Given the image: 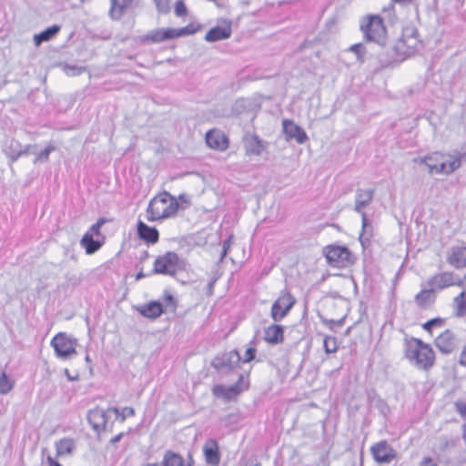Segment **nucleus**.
<instances>
[{
  "label": "nucleus",
  "mask_w": 466,
  "mask_h": 466,
  "mask_svg": "<svg viewBox=\"0 0 466 466\" xmlns=\"http://www.w3.org/2000/svg\"><path fill=\"white\" fill-rule=\"evenodd\" d=\"M15 386V380L7 376L5 372L0 375V394L5 395L10 392Z\"/></svg>",
  "instance_id": "nucleus-35"
},
{
  "label": "nucleus",
  "mask_w": 466,
  "mask_h": 466,
  "mask_svg": "<svg viewBox=\"0 0 466 466\" xmlns=\"http://www.w3.org/2000/svg\"><path fill=\"white\" fill-rule=\"evenodd\" d=\"M88 420L96 430L100 427L105 428L106 423V412L102 410H92L88 415Z\"/></svg>",
  "instance_id": "nucleus-31"
},
{
  "label": "nucleus",
  "mask_w": 466,
  "mask_h": 466,
  "mask_svg": "<svg viewBox=\"0 0 466 466\" xmlns=\"http://www.w3.org/2000/svg\"><path fill=\"white\" fill-rule=\"evenodd\" d=\"M54 150H55V147H53V146L46 147L44 150H42L41 152L35 154V158L34 160V163L35 164H36L38 162L45 163V162L48 161L49 155Z\"/></svg>",
  "instance_id": "nucleus-38"
},
{
  "label": "nucleus",
  "mask_w": 466,
  "mask_h": 466,
  "mask_svg": "<svg viewBox=\"0 0 466 466\" xmlns=\"http://www.w3.org/2000/svg\"><path fill=\"white\" fill-rule=\"evenodd\" d=\"M454 406L456 411L466 420V403L463 401H456Z\"/></svg>",
  "instance_id": "nucleus-48"
},
{
  "label": "nucleus",
  "mask_w": 466,
  "mask_h": 466,
  "mask_svg": "<svg viewBox=\"0 0 466 466\" xmlns=\"http://www.w3.org/2000/svg\"><path fill=\"white\" fill-rule=\"evenodd\" d=\"M144 277H145L144 273L142 271H140V272H138L137 274L136 279L138 280V279H141Z\"/></svg>",
  "instance_id": "nucleus-58"
},
{
  "label": "nucleus",
  "mask_w": 466,
  "mask_h": 466,
  "mask_svg": "<svg viewBox=\"0 0 466 466\" xmlns=\"http://www.w3.org/2000/svg\"><path fill=\"white\" fill-rule=\"evenodd\" d=\"M123 435H124V433H122V432L116 435L114 438L111 439V443L118 442L121 440V438L123 437Z\"/></svg>",
  "instance_id": "nucleus-56"
},
{
  "label": "nucleus",
  "mask_w": 466,
  "mask_h": 466,
  "mask_svg": "<svg viewBox=\"0 0 466 466\" xmlns=\"http://www.w3.org/2000/svg\"><path fill=\"white\" fill-rule=\"evenodd\" d=\"M32 147H35V146L27 145L23 147L18 140L8 138L4 144L3 152L14 163L20 157L27 155Z\"/></svg>",
  "instance_id": "nucleus-15"
},
{
  "label": "nucleus",
  "mask_w": 466,
  "mask_h": 466,
  "mask_svg": "<svg viewBox=\"0 0 466 466\" xmlns=\"http://www.w3.org/2000/svg\"><path fill=\"white\" fill-rule=\"evenodd\" d=\"M106 222V219L105 218H99L94 225L91 226L89 230L87 232H91L94 236H99L100 235V228Z\"/></svg>",
  "instance_id": "nucleus-43"
},
{
  "label": "nucleus",
  "mask_w": 466,
  "mask_h": 466,
  "mask_svg": "<svg viewBox=\"0 0 466 466\" xmlns=\"http://www.w3.org/2000/svg\"><path fill=\"white\" fill-rule=\"evenodd\" d=\"M458 363L460 366L466 368V342L460 353Z\"/></svg>",
  "instance_id": "nucleus-51"
},
{
  "label": "nucleus",
  "mask_w": 466,
  "mask_h": 466,
  "mask_svg": "<svg viewBox=\"0 0 466 466\" xmlns=\"http://www.w3.org/2000/svg\"><path fill=\"white\" fill-rule=\"evenodd\" d=\"M65 374H66V378L68 379V380H70V381H74V380H77L76 377L71 376V374L69 373V370L67 369L65 370Z\"/></svg>",
  "instance_id": "nucleus-57"
},
{
  "label": "nucleus",
  "mask_w": 466,
  "mask_h": 466,
  "mask_svg": "<svg viewBox=\"0 0 466 466\" xmlns=\"http://www.w3.org/2000/svg\"><path fill=\"white\" fill-rule=\"evenodd\" d=\"M452 282H453L452 286H458V287H463L464 283H465L463 279H460L453 272H452Z\"/></svg>",
  "instance_id": "nucleus-52"
},
{
  "label": "nucleus",
  "mask_w": 466,
  "mask_h": 466,
  "mask_svg": "<svg viewBox=\"0 0 466 466\" xmlns=\"http://www.w3.org/2000/svg\"><path fill=\"white\" fill-rule=\"evenodd\" d=\"M108 411L114 412L116 416H120L121 421H124L127 417L135 415V410L132 407H125L122 410L117 408H111Z\"/></svg>",
  "instance_id": "nucleus-36"
},
{
  "label": "nucleus",
  "mask_w": 466,
  "mask_h": 466,
  "mask_svg": "<svg viewBox=\"0 0 466 466\" xmlns=\"http://www.w3.org/2000/svg\"><path fill=\"white\" fill-rule=\"evenodd\" d=\"M177 35H176V38L177 37H181V36H184V35H192L196 32V29L194 28V26L192 25H189L187 26H185L183 28H179V29H175Z\"/></svg>",
  "instance_id": "nucleus-44"
},
{
  "label": "nucleus",
  "mask_w": 466,
  "mask_h": 466,
  "mask_svg": "<svg viewBox=\"0 0 466 466\" xmlns=\"http://www.w3.org/2000/svg\"><path fill=\"white\" fill-rule=\"evenodd\" d=\"M177 198L167 191L155 196L147 208V218L148 221H157L168 218L177 214L178 209Z\"/></svg>",
  "instance_id": "nucleus-2"
},
{
  "label": "nucleus",
  "mask_w": 466,
  "mask_h": 466,
  "mask_svg": "<svg viewBox=\"0 0 466 466\" xmlns=\"http://www.w3.org/2000/svg\"><path fill=\"white\" fill-rule=\"evenodd\" d=\"M232 33L231 24L227 23L224 25H218L211 28L205 35L207 42H216L219 40L228 39Z\"/></svg>",
  "instance_id": "nucleus-20"
},
{
  "label": "nucleus",
  "mask_w": 466,
  "mask_h": 466,
  "mask_svg": "<svg viewBox=\"0 0 466 466\" xmlns=\"http://www.w3.org/2000/svg\"><path fill=\"white\" fill-rule=\"evenodd\" d=\"M455 306V312L457 317H462L466 315V291H461L453 299Z\"/></svg>",
  "instance_id": "nucleus-34"
},
{
  "label": "nucleus",
  "mask_w": 466,
  "mask_h": 466,
  "mask_svg": "<svg viewBox=\"0 0 466 466\" xmlns=\"http://www.w3.org/2000/svg\"><path fill=\"white\" fill-rule=\"evenodd\" d=\"M439 441H440V449L441 451H445L447 449L455 447L456 442H457L456 440H454L452 438H449L447 436H441L439 439Z\"/></svg>",
  "instance_id": "nucleus-39"
},
{
  "label": "nucleus",
  "mask_w": 466,
  "mask_h": 466,
  "mask_svg": "<svg viewBox=\"0 0 466 466\" xmlns=\"http://www.w3.org/2000/svg\"><path fill=\"white\" fill-rule=\"evenodd\" d=\"M284 330L279 325L272 324L265 329L264 339L271 344H278L283 341Z\"/></svg>",
  "instance_id": "nucleus-25"
},
{
  "label": "nucleus",
  "mask_w": 466,
  "mask_h": 466,
  "mask_svg": "<svg viewBox=\"0 0 466 466\" xmlns=\"http://www.w3.org/2000/svg\"><path fill=\"white\" fill-rule=\"evenodd\" d=\"M81 246L86 249L87 254H93L97 251L101 243L99 241L94 240L93 234L91 232H86L82 239L80 240Z\"/></svg>",
  "instance_id": "nucleus-30"
},
{
  "label": "nucleus",
  "mask_w": 466,
  "mask_h": 466,
  "mask_svg": "<svg viewBox=\"0 0 466 466\" xmlns=\"http://www.w3.org/2000/svg\"><path fill=\"white\" fill-rule=\"evenodd\" d=\"M67 69L72 71V73L67 72V74L73 75V76L80 75L85 70V68H83V67H76V66H71V67H68Z\"/></svg>",
  "instance_id": "nucleus-54"
},
{
  "label": "nucleus",
  "mask_w": 466,
  "mask_h": 466,
  "mask_svg": "<svg viewBox=\"0 0 466 466\" xmlns=\"http://www.w3.org/2000/svg\"><path fill=\"white\" fill-rule=\"evenodd\" d=\"M434 292L435 291L430 287H428V289H423L414 298L416 304L420 308L423 309L430 307L436 299Z\"/></svg>",
  "instance_id": "nucleus-27"
},
{
  "label": "nucleus",
  "mask_w": 466,
  "mask_h": 466,
  "mask_svg": "<svg viewBox=\"0 0 466 466\" xmlns=\"http://www.w3.org/2000/svg\"><path fill=\"white\" fill-rule=\"evenodd\" d=\"M360 29L368 41L384 45L387 38L386 27L383 20L379 15H369L366 22L362 23Z\"/></svg>",
  "instance_id": "nucleus-4"
},
{
  "label": "nucleus",
  "mask_w": 466,
  "mask_h": 466,
  "mask_svg": "<svg viewBox=\"0 0 466 466\" xmlns=\"http://www.w3.org/2000/svg\"><path fill=\"white\" fill-rule=\"evenodd\" d=\"M137 235L142 240L151 244L157 243L159 238L157 229L147 226L142 221L137 223Z\"/></svg>",
  "instance_id": "nucleus-23"
},
{
  "label": "nucleus",
  "mask_w": 466,
  "mask_h": 466,
  "mask_svg": "<svg viewBox=\"0 0 466 466\" xmlns=\"http://www.w3.org/2000/svg\"><path fill=\"white\" fill-rule=\"evenodd\" d=\"M178 256L175 252H167L155 259L153 272L174 276L178 268Z\"/></svg>",
  "instance_id": "nucleus-9"
},
{
  "label": "nucleus",
  "mask_w": 466,
  "mask_h": 466,
  "mask_svg": "<svg viewBox=\"0 0 466 466\" xmlns=\"http://www.w3.org/2000/svg\"><path fill=\"white\" fill-rule=\"evenodd\" d=\"M164 301H165V307L167 309H170L171 310L176 309V307H177L176 300L171 294L167 293L164 297Z\"/></svg>",
  "instance_id": "nucleus-46"
},
{
  "label": "nucleus",
  "mask_w": 466,
  "mask_h": 466,
  "mask_svg": "<svg viewBox=\"0 0 466 466\" xmlns=\"http://www.w3.org/2000/svg\"><path fill=\"white\" fill-rule=\"evenodd\" d=\"M240 361L241 357L239 356L238 351L233 350L214 358L212 360V366L219 371L231 370L237 368Z\"/></svg>",
  "instance_id": "nucleus-12"
},
{
  "label": "nucleus",
  "mask_w": 466,
  "mask_h": 466,
  "mask_svg": "<svg viewBox=\"0 0 466 466\" xmlns=\"http://www.w3.org/2000/svg\"><path fill=\"white\" fill-rule=\"evenodd\" d=\"M175 28H159L149 32L142 37L144 43H160L168 39L176 38Z\"/></svg>",
  "instance_id": "nucleus-19"
},
{
  "label": "nucleus",
  "mask_w": 466,
  "mask_h": 466,
  "mask_svg": "<svg viewBox=\"0 0 466 466\" xmlns=\"http://www.w3.org/2000/svg\"><path fill=\"white\" fill-rule=\"evenodd\" d=\"M187 8L182 0H178L175 5V14L177 16L186 15Z\"/></svg>",
  "instance_id": "nucleus-45"
},
{
  "label": "nucleus",
  "mask_w": 466,
  "mask_h": 466,
  "mask_svg": "<svg viewBox=\"0 0 466 466\" xmlns=\"http://www.w3.org/2000/svg\"><path fill=\"white\" fill-rule=\"evenodd\" d=\"M452 284V272L450 271L435 274L427 281V286L431 288L434 291L450 288Z\"/></svg>",
  "instance_id": "nucleus-17"
},
{
  "label": "nucleus",
  "mask_w": 466,
  "mask_h": 466,
  "mask_svg": "<svg viewBox=\"0 0 466 466\" xmlns=\"http://www.w3.org/2000/svg\"><path fill=\"white\" fill-rule=\"evenodd\" d=\"M248 384L245 381L243 375H240L238 380L231 386L215 385L212 392L217 398L223 399L227 401L234 400L240 392L247 390Z\"/></svg>",
  "instance_id": "nucleus-11"
},
{
  "label": "nucleus",
  "mask_w": 466,
  "mask_h": 466,
  "mask_svg": "<svg viewBox=\"0 0 466 466\" xmlns=\"http://www.w3.org/2000/svg\"><path fill=\"white\" fill-rule=\"evenodd\" d=\"M420 466H438L436 463H433V460L431 457H425L420 462Z\"/></svg>",
  "instance_id": "nucleus-53"
},
{
  "label": "nucleus",
  "mask_w": 466,
  "mask_h": 466,
  "mask_svg": "<svg viewBox=\"0 0 466 466\" xmlns=\"http://www.w3.org/2000/svg\"><path fill=\"white\" fill-rule=\"evenodd\" d=\"M247 153L258 156L263 151L262 142L258 137H251L246 141Z\"/></svg>",
  "instance_id": "nucleus-33"
},
{
  "label": "nucleus",
  "mask_w": 466,
  "mask_h": 466,
  "mask_svg": "<svg viewBox=\"0 0 466 466\" xmlns=\"http://www.w3.org/2000/svg\"><path fill=\"white\" fill-rule=\"evenodd\" d=\"M296 303L295 298L288 291L282 292L271 307V318L274 321L284 319Z\"/></svg>",
  "instance_id": "nucleus-10"
},
{
  "label": "nucleus",
  "mask_w": 466,
  "mask_h": 466,
  "mask_svg": "<svg viewBox=\"0 0 466 466\" xmlns=\"http://www.w3.org/2000/svg\"><path fill=\"white\" fill-rule=\"evenodd\" d=\"M406 358L420 370H428L435 362V353L431 345L411 338L406 343Z\"/></svg>",
  "instance_id": "nucleus-3"
},
{
  "label": "nucleus",
  "mask_w": 466,
  "mask_h": 466,
  "mask_svg": "<svg viewBox=\"0 0 466 466\" xmlns=\"http://www.w3.org/2000/svg\"><path fill=\"white\" fill-rule=\"evenodd\" d=\"M462 157L463 155L459 152L455 154L433 152L430 155L415 158L414 162L425 165L431 175H451L461 167Z\"/></svg>",
  "instance_id": "nucleus-1"
},
{
  "label": "nucleus",
  "mask_w": 466,
  "mask_h": 466,
  "mask_svg": "<svg viewBox=\"0 0 466 466\" xmlns=\"http://www.w3.org/2000/svg\"><path fill=\"white\" fill-rule=\"evenodd\" d=\"M371 229H372V226L370 223V227L367 228L365 235L363 237V241L361 240V235L360 236V241L361 242L362 246H365L366 244H368L370 242V237L372 235Z\"/></svg>",
  "instance_id": "nucleus-50"
},
{
  "label": "nucleus",
  "mask_w": 466,
  "mask_h": 466,
  "mask_svg": "<svg viewBox=\"0 0 466 466\" xmlns=\"http://www.w3.org/2000/svg\"><path fill=\"white\" fill-rule=\"evenodd\" d=\"M147 257H148V253L147 251H145L143 256L141 257V259H146Z\"/></svg>",
  "instance_id": "nucleus-60"
},
{
  "label": "nucleus",
  "mask_w": 466,
  "mask_h": 466,
  "mask_svg": "<svg viewBox=\"0 0 466 466\" xmlns=\"http://www.w3.org/2000/svg\"><path fill=\"white\" fill-rule=\"evenodd\" d=\"M86 360L89 361V357L88 356L86 357Z\"/></svg>",
  "instance_id": "nucleus-62"
},
{
  "label": "nucleus",
  "mask_w": 466,
  "mask_h": 466,
  "mask_svg": "<svg viewBox=\"0 0 466 466\" xmlns=\"http://www.w3.org/2000/svg\"><path fill=\"white\" fill-rule=\"evenodd\" d=\"M420 46V41L415 34H404L400 39H399L394 46L393 51L396 56V60L402 61L415 54L416 50Z\"/></svg>",
  "instance_id": "nucleus-7"
},
{
  "label": "nucleus",
  "mask_w": 466,
  "mask_h": 466,
  "mask_svg": "<svg viewBox=\"0 0 466 466\" xmlns=\"http://www.w3.org/2000/svg\"><path fill=\"white\" fill-rule=\"evenodd\" d=\"M159 13L167 14L170 11V0H153Z\"/></svg>",
  "instance_id": "nucleus-42"
},
{
  "label": "nucleus",
  "mask_w": 466,
  "mask_h": 466,
  "mask_svg": "<svg viewBox=\"0 0 466 466\" xmlns=\"http://www.w3.org/2000/svg\"><path fill=\"white\" fill-rule=\"evenodd\" d=\"M110 16L115 19H120L125 11L132 5L133 0H110Z\"/></svg>",
  "instance_id": "nucleus-26"
},
{
  "label": "nucleus",
  "mask_w": 466,
  "mask_h": 466,
  "mask_svg": "<svg viewBox=\"0 0 466 466\" xmlns=\"http://www.w3.org/2000/svg\"><path fill=\"white\" fill-rule=\"evenodd\" d=\"M76 445L72 439L64 438L56 442V456L62 457L72 454Z\"/></svg>",
  "instance_id": "nucleus-29"
},
{
  "label": "nucleus",
  "mask_w": 466,
  "mask_h": 466,
  "mask_svg": "<svg viewBox=\"0 0 466 466\" xmlns=\"http://www.w3.org/2000/svg\"><path fill=\"white\" fill-rule=\"evenodd\" d=\"M203 451L206 461L210 466H218L220 462V455L218 451V446L216 441L208 440L204 447Z\"/></svg>",
  "instance_id": "nucleus-22"
},
{
  "label": "nucleus",
  "mask_w": 466,
  "mask_h": 466,
  "mask_svg": "<svg viewBox=\"0 0 466 466\" xmlns=\"http://www.w3.org/2000/svg\"><path fill=\"white\" fill-rule=\"evenodd\" d=\"M138 312L145 318L157 319L163 312V305L158 301H151L137 308Z\"/></svg>",
  "instance_id": "nucleus-24"
},
{
  "label": "nucleus",
  "mask_w": 466,
  "mask_h": 466,
  "mask_svg": "<svg viewBox=\"0 0 466 466\" xmlns=\"http://www.w3.org/2000/svg\"><path fill=\"white\" fill-rule=\"evenodd\" d=\"M255 355L256 350L254 348H248L246 350L244 357L241 358V361H243L244 363L249 362L255 358Z\"/></svg>",
  "instance_id": "nucleus-49"
},
{
  "label": "nucleus",
  "mask_w": 466,
  "mask_h": 466,
  "mask_svg": "<svg viewBox=\"0 0 466 466\" xmlns=\"http://www.w3.org/2000/svg\"><path fill=\"white\" fill-rule=\"evenodd\" d=\"M323 253L331 267L344 268L352 263L350 251L346 247L329 245L324 248Z\"/></svg>",
  "instance_id": "nucleus-6"
},
{
  "label": "nucleus",
  "mask_w": 466,
  "mask_h": 466,
  "mask_svg": "<svg viewBox=\"0 0 466 466\" xmlns=\"http://www.w3.org/2000/svg\"><path fill=\"white\" fill-rule=\"evenodd\" d=\"M282 127L287 141L294 139L298 144H304L308 140V136L304 129L292 120L284 119L282 121Z\"/></svg>",
  "instance_id": "nucleus-16"
},
{
  "label": "nucleus",
  "mask_w": 466,
  "mask_h": 466,
  "mask_svg": "<svg viewBox=\"0 0 466 466\" xmlns=\"http://www.w3.org/2000/svg\"><path fill=\"white\" fill-rule=\"evenodd\" d=\"M76 339L64 332L56 334L51 340V346L54 348L56 356L63 360H67L76 354Z\"/></svg>",
  "instance_id": "nucleus-5"
},
{
  "label": "nucleus",
  "mask_w": 466,
  "mask_h": 466,
  "mask_svg": "<svg viewBox=\"0 0 466 466\" xmlns=\"http://www.w3.org/2000/svg\"><path fill=\"white\" fill-rule=\"evenodd\" d=\"M145 466H162V465L159 463H147Z\"/></svg>",
  "instance_id": "nucleus-59"
},
{
  "label": "nucleus",
  "mask_w": 466,
  "mask_h": 466,
  "mask_svg": "<svg viewBox=\"0 0 466 466\" xmlns=\"http://www.w3.org/2000/svg\"><path fill=\"white\" fill-rule=\"evenodd\" d=\"M350 50L356 54L358 60L360 62L364 61V56H365V47L362 44H355L350 47Z\"/></svg>",
  "instance_id": "nucleus-41"
},
{
  "label": "nucleus",
  "mask_w": 466,
  "mask_h": 466,
  "mask_svg": "<svg viewBox=\"0 0 466 466\" xmlns=\"http://www.w3.org/2000/svg\"><path fill=\"white\" fill-rule=\"evenodd\" d=\"M47 463L48 466H62L59 462H57L53 457L47 456Z\"/></svg>",
  "instance_id": "nucleus-55"
},
{
  "label": "nucleus",
  "mask_w": 466,
  "mask_h": 466,
  "mask_svg": "<svg viewBox=\"0 0 466 466\" xmlns=\"http://www.w3.org/2000/svg\"><path fill=\"white\" fill-rule=\"evenodd\" d=\"M191 460L187 462L185 461L183 457L178 453L167 451L164 454L162 464L163 466H192Z\"/></svg>",
  "instance_id": "nucleus-28"
},
{
  "label": "nucleus",
  "mask_w": 466,
  "mask_h": 466,
  "mask_svg": "<svg viewBox=\"0 0 466 466\" xmlns=\"http://www.w3.org/2000/svg\"><path fill=\"white\" fill-rule=\"evenodd\" d=\"M374 197L373 189H362L358 188L355 196V207L354 210L361 215L362 218V232H361V240L363 241V237L365 235L366 229L370 227V221L363 211V209L368 207Z\"/></svg>",
  "instance_id": "nucleus-8"
},
{
  "label": "nucleus",
  "mask_w": 466,
  "mask_h": 466,
  "mask_svg": "<svg viewBox=\"0 0 466 466\" xmlns=\"http://www.w3.org/2000/svg\"><path fill=\"white\" fill-rule=\"evenodd\" d=\"M434 344L442 354H451L457 349V336L451 329H446L435 339Z\"/></svg>",
  "instance_id": "nucleus-14"
},
{
  "label": "nucleus",
  "mask_w": 466,
  "mask_h": 466,
  "mask_svg": "<svg viewBox=\"0 0 466 466\" xmlns=\"http://www.w3.org/2000/svg\"><path fill=\"white\" fill-rule=\"evenodd\" d=\"M60 30L59 25H53L51 27H48L45 31L41 32L40 34H37L34 36L35 45L36 46H40L43 42L48 41L51 39L55 35H56Z\"/></svg>",
  "instance_id": "nucleus-32"
},
{
  "label": "nucleus",
  "mask_w": 466,
  "mask_h": 466,
  "mask_svg": "<svg viewBox=\"0 0 466 466\" xmlns=\"http://www.w3.org/2000/svg\"><path fill=\"white\" fill-rule=\"evenodd\" d=\"M464 282L466 281V275L463 277Z\"/></svg>",
  "instance_id": "nucleus-63"
},
{
  "label": "nucleus",
  "mask_w": 466,
  "mask_h": 466,
  "mask_svg": "<svg viewBox=\"0 0 466 466\" xmlns=\"http://www.w3.org/2000/svg\"><path fill=\"white\" fill-rule=\"evenodd\" d=\"M207 145L213 149L223 151L228 148V141L226 136L219 130L213 129L206 135Z\"/></svg>",
  "instance_id": "nucleus-18"
},
{
  "label": "nucleus",
  "mask_w": 466,
  "mask_h": 466,
  "mask_svg": "<svg viewBox=\"0 0 466 466\" xmlns=\"http://www.w3.org/2000/svg\"><path fill=\"white\" fill-rule=\"evenodd\" d=\"M370 452L374 461L379 463H390L397 457L396 451L387 441H380L372 445Z\"/></svg>",
  "instance_id": "nucleus-13"
},
{
  "label": "nucleus",
  "mask_w": 466,
  "mask_h": 466,
  "mask_svg": "<svg viewBox=\"0 0 466 466\" xmlns=\"http://www.w3.org/2000/svg\"><path fill=\"white\" fill-rule=\"evenodd\" d=\"M323 346L327 353H334L338 350L337 339L333 336H326L323 340Z\"/></svg>",
  "instance_id": "nucleus-37"
},
{
  "label": "nucleus",
  "mask_w": 466,
  "mask_h": 466,
  "mask_svg": "<svg viewBox=\"0 0 466 466\" xmlns=\"http://www.w3.org/2000/svg\"><path fill=\"white\" fill-rule=\"evenodd\" d=\"M447 262L456 268L466 267V247H452L447 257Z\"/></svg>",
  "instance_id": "nucleus-21"
},
{
  "label": "nucleus",
  "mask_w": 466,
  "mask_h": 466,
  "mask_svg": "<svg viewBox=\"0 0 466 466\" xmlns=\"http://www.w3.org/2000/svg\"><path fill=\"white\" fill-rule=\"evenodd\" d=\"M254 466H261L260 464H255Z\"/></svg>",
  "instance_id": "nucleus-64"
},
{
  "label": "nucleus",
  "mask_w": 466,
  "mask_h": 466,
  "mask_svg": "<svg viewBox=\"0 0 466 466\" xmlns=\"http://www.w3.org/2000/svg\"><path fill=\"white\" fill-rule=\"evenodd\" d=\"M232 239H233V236H229L224 242H223V245H222V252H221V257H220V260H222L228 254V250L230 249V247H231V243H232Z\"/></svg>",
  "instance_id": "nucleus-47"
},
{
  "label": "nucleus",
  "mask_w": 466,
  "mask_h": 466,
  "mask_svg": "<svg viewBox=\"0 0 466 466\" xmlns=\"http://www.w3.org/2000/svg\"><path fill=\"white\" fill-rule=\"evenodd\" d=\"M184 198H185V196H184V195H180V196H179V198H180L181 200H184Z\"/></svg>",
  "instance_id": "nucleus-61"
},
{
  "label": "nucleus",
  "mask_w": 466,
  "mask_h": 466,
  "mask_svg": "<svg viewBox=\"0 0 466 466\" xmlns=\"http://www.w3.org/2000/svg\"><path fill=\"white\" fill-rule=\"evenodd\" d=\"M444 325V319L441 318L432 319L422 325V328L431 332V329L435 327H442Z\"/></svg>",
  "instance_id": "nucleus-40"
}]
</instances>
